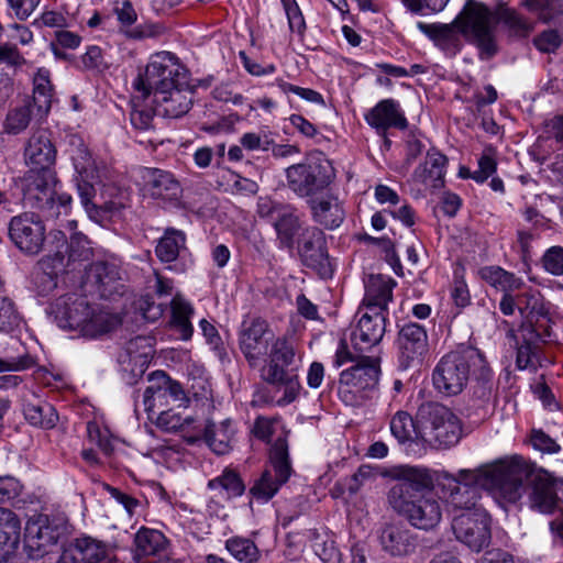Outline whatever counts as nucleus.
I'll use <instances>...</instances> for the list:
<instances>
[{"mask_svg": "<svg viewBox=\"0 0 563 563\" xmlns=\"http://www.w3.org/2000/svg\"><path fill=\"white\" fill-rule=\"evenodd\" d=\"M438 484L448 508L460 512L453 516L451 523L456 540L475 552L486 548L492 539L490 517L478 505L479 489L516 504L530 486L528 497L532 509L552 514L558 507L553 483L520 455L497 459L474 470H457L455 474L442 473Z\"/></svg>", "mask_w": 563, "mask_h": 563, "instance_id": "f257e3e1", "label": "nucleus"}, {"mask_svg": "<svg viewBox=\"0 0 563 563\" xmlns=\"http://www.w3.org/2000/svg\"><path fill=\"white\" fill-rule=\"evenodd\" d=\"M147 382L142 402L135 404V412L139 415L142 409L150 422H170L173 419L183 422H212L209 415L214 409V404L210 398L197 395L189 398L181 384L164 371L150 373Z\"/></svg>", "mask_w": 563, "mask_h": 563, "instance_id": "f03ea898", "label": "nucleus"}, {"mask_svg": "<svg viewBox=\"0 0 563 563\" xmlns=\"http://www.w3.org/2000/svg\"><path fill=\"white\" fill-rule=\"evenodd\" d=\"M418 29L428 35L438 47L453 55L461 49L462 35L478 47L482 59H488L497 53L492 12L486 5L472 0L451 23L427 24L419 22Z\"/></svg>", "mask_w": 563, "mask_h": 563, "instance_id": "7ed1b4c3", "label": "nucleus"}, {"mask_svg": "<svg viewBox=\"0 0 563 563\" xmlns=\"http://www.w3.org/2000/svg\"><path fill=\"white\" fill-rule=\"evenodd\" d=\"M51 313L64 330H77L84 336L97 338L110 332L117 321L91 306L86 296L66 294L51 305Z\"/></svg>", "mask_w": 563, "mask_h": 563, "instance_id": "20e7f679", "label": "nucleus"}, {"mask_svg": "<svg viewBox=\"0 0 563 563\" xmlns=\"http://www.w3.org/2000/svg\"><path fill=\"white\" fill-rule=\"evenodd\" d=\"M442 495L434 490L415 492L409 486H391L387 495L390 508L410 527L426 532L434 530L443 517Z\"/></svg>", "mask_w": 563, "mask_h": 563, "instance_id": "39448f33", "label": "nucleus"}, {"mask_svg": "<svg viewBox=\"0 0 563 563\" xmlns=\"http://www.w3.org/2000/svg\"><path fill=\"white\" fill-rule=\"evenodd\" d=\"M56 185L53 169L29 170L19 183L24 206L40 210L46 218L58 217L62 208L70 205L71 196L57 194Z\"/></svg>", "mask_w": 563, "mask_h": 563, "instance_id": "423d86ee", "label": "nucleus"}, {"mask_svg": "<svg viewBox=\"0 0 563 563\" xmlns=\"http://www.w3.org/2000/svg\"><path fill=\"white\" fill-rule=\"evenodd\" d=\"M481 362V351L470 345H461L444 354L433 369L435 389L446 396L459 395L470 382L471 367Z\"/></svg>", "mask_w": 563, "mask_h": 563, "instance_id": "0eeeda50", "label": "nucleus"}, {"mask_svg": "<svg viewBox=\"0 0 563 563\" xmlns=\"http://www.w3.org/2000/svg\"><path fill=\"white\" fill-rule=\"evenodd\" d=\"M181 66L177 63L174 54L163 52L156 54L145 68L144 74H140L135 79L134 89L142 93L146 99L151 93L163 92L179 85Z\"/></svg>", "mask_w": 563, "mask_h": 563, "instance_id": "6e6552de", "label": "nucleus"}, {"mask_svg": "<svg viewBox=\"0 0 563 563\" xmlns=\"http://www.w3.org/2000/svg\"><path fill=\"white\" fill-rule=\"evenodd\" d=\"M334 176V169L325 158L308 159L286 169L288 187L299 197H311L322 191Z\"/></svg>", "mask_w": 563, "mask_h": 563, "instance_id": "1a4fd4ad", "label": "nucleus"}, {"mask_svg": "<svg viewBox=\"0 0 563 563\" xmlns=\"http://www.w3.org/2000/svg\"><path fill=\"white\" fill-rule=\"evenodd\" d=\"M257 214L273 224L280 247L294 249L296 236L299 238L305 228L292 206L269 198H261L257 203Z\"/></svg>", "mask_w": 563, "mask_h": 563, "instance_id": "9d476101", "label": "nucleus"}, {"mask_svg": "<svg viewBox=\"0 0 563 563\" xmlns=\"http://www.w3.org/2000/svg\"><path fill=\"white\" fill-rule=\"evenodd\" d=\"M297 252L306 267L313 269L322 278L332 277L333 268L322 230L317 227H306L297 239Z\"/></svg>", "mask_w": 563, "mask_h": 563, "instance_id": "9b49d317", "label": "nucleus"}, {"mask_svg": "<svg viewBox=\"0 0 563 563\" xmlns=\"http://www.w3.org/2000/svg\"><path fill=\"white\" fill-rule=\"evenodd\" d=\"M9 238L12 243L27 255L42 251L45 241V225L35 212H23L13 217L9 223Z\"/></svg>", "mask_w": 563, "mask_h": 563, "instance_id": "f8f14e48", "label": "nucleus"}, {"mask_svg": "<svg viewBox=\"0 0 563 563\" xmlns=\"http://www.w3.org/2000/svg\"><path fill=\"white\" fill-rule=\"evenodd\" d=\"M60 532L57 525L43 514L30 517L24 531V549L29 558L41 559L57 545Z\"/></svg>", "mask_w": 563, "mask_h": 563, "instance_id": "ddd939ff", "label": "nucleus"}, {"mask_svg": "<svg viewBox=\"0 0 563 563\" xmlns=\"http://www.w3.org/2000/svg\"><path fill=\"white\" fill-rule=\"evenodd\" d=\"M274 336L268 323L261 318L253 319L249 323L243 322L239 345L250 366L255 367L267 357Z\"/></svg>", "mask_w": 563, "mask_h": 563, "instance_id": "4468645a", "label": "nucleus"}, {"mask_svg": "<svg viewBox=\"0 0 563 563\" xmlns=\"http://www.w3.org/2000/svg\"><path fill=\"white\" fill-rule=\"evenodd\" d=\"M382 550L393 558H406L416 553L420 545L419 536L404 521H388L378 529Z\"/></svg>", "mask_w": 563, "mask_h": 563, "instance_id": "2eb2a0df", "label": "nucleus"}, {"mask_svg": "<svg viewBox=\"0 0 563 563\" xmlns=\"http://www.w3.org/2000/svg\"><path fill=\"white\" fill-rule=\"evenodd\" d=\"M396 344L399 368L405 371L419 365L429 346L424 327L413 322L402 325L398 331Z\"/></svg>", "mask_w": 563, "mask_h": 563, "instance_id": "dca6fc26", "label": "nucleus"}, {"mask_svg": "<svg viewBox=\"0 0 563 563\" xmlns=\"http://www.w3.org/2000/svg\"><path fill=\"white\" fill-rule=\"evenodd\" d=\"M162 432L177 433L188 444L206 442L216 454H227L231 450L232 433L229 424H206L201 431L190 432L185 429L186 424H155Z\"/></svg>", "mask_w": 563, "mask_h": 563, "instance_id": "f3484780", "label": "nucleus"}, {"mask_svg": "<svg viewBox=\"0 0 563 563\" xmlns=\"http://www.w3.org/2000/svg\"><path fill=\"white\" fill-rule=\"evenodd\" d=\"M82 286L87 291L104 299L121 294L123 285L120 269L112 263L93 262L86 268Z\"/></svg>", "mask_w": 563, "mask_h": 563, "instance_id": "a211bd4d", "label": "nucleus"}, {"mask_svg": "<svg viewBox=\"0 0 563 563\" xmlns=\"http://www.w3.org/2000/svg\"><path fill=\"white\" fill-rule=\"evenodd\" d=\"M151 358V346L145 336H135L126 345L124 353L120 354L122 379L128 385H134L143 377Z\"/></svg>", "mask_w": 563, "mask_h": 563, "instance_id": "6ab92c4d", "label": "nucleus"}, {"mask_svg": "<svg viewBox=\"0 0 563 563\" xmlns=\"http://www.w3.org/2000/svg\"><path fill=\"white\" fill-rule=\"evenodd\" d=\"M58 563H112V559L104 542L84 536L69 543Z\"/></svg>", "mask_w": 563, "mask_h": 563, "instance_id": "aec40b11", "label": "nucleus"}, {"mask_svg": "<svg viewBox=\"0 0 563 563\" xmlns=\"http://www.w3.org/2000/svg\"><path fill=\"white\" fill-rule=\"evenodd\" d=\"M56 154L52 133L47 129L33 131L24 147V159L31 166L30 170L46 172V169H52L56 161Z\"/></svg>", "mask_w": 563, "mask_h": 563, "instance_id": "412c9836", "label": "nucleus"}, {"mask_svg": "<svg viewBox=\"0 0 563 563\" xmlns=\"http://www.w3.org/2000/svg\"><path fill=\"white\" fill-rule=\"evenodd\" d=\"M379 357L362 356L356 364L340 374V387H351L356 390L374 389L380 375Z\"/></svg>", "mask_w": 563, "mask_h": 563, "instance_id": "4be33fe9", "label": "nucleus"}, {"mask_svg": "<svg viewBox=\"0 0 563 563\" xmlns=\"http://www.w3.org/2000/svg\"><path fill=\"white\" fill-rule=\"evenodd\" d=\"M295 349L292 343L285 336L275 338L268 350V363L261 369L262 378L267 383H275L282 379L285 373L295 362Z\"/></svg>", "mask_w": 563, "mask_h": 563, "instance_id": "5701e85b", "label": "nucleus"}, {"mask_svg": "<svg viewBox=\"0 0 563 563\" xmlns=\"http://www.w3.org/2000/svg\"><path fill=\"white\" fill-rule=\"evenodd\" d=\"M386 331V314L365 312L358 320L356 329L352 332L353 347L357 352H365L377 345Z\"/></svg>", "mask_w": 563, "mask_h": 563, "instance_id": "b1692460", "label": "nucleus"}, {"mask_svg": "<svg viewBox=\"0 0 563 563\" xmlns=\"http://www.w3.org/2000/svg\"><path fill=\"white\" fill-rule=\"evenodd\" d=\"M366 122L376 129L379 134H385L389 128L406 130L407 119L399 110V104L394 99L379 101L365 114Z\"/></svg>", "mask_w": 563, "mask_h": 563, "instance_id": "393cba45", "label": "nucleus"}, {"mask_svg": "<svg viewBox=\"0 0 563 563\" xmlns=\"http://www.w3.org/2000/svg\"><path fill=\"white\" fill-rule=\"evenodd\" d=\"M442 473L451 474L444 470L435 471L432 474L430 470L422 466L401 465L394 470L393 476L399 481L394 486L406 485L415 492L433 490V487L437 486L440 490L438 479Z\"/></svg>", "mask_w": 563, "mask_h": 563, "instance_id": "a878e982", "label": "nucleus"}, {"mask_svg": "<svg viewBox=\"0 0 563 563\" xmlns=\"http://www.w3.org/2000/svg\"><path fill=\"white\" fill-rule=\"evenodd\" d=\"M144 188L153 198L175 199L180 192V185L174 175L159 168L144 167L141 172Z\"/></svg>", "mask_w": 563, "mask_h": 563, "instance_id": "bb28decb", "label": "nucleus"}, {"mask_svg": "<svg viewBox=\"0 0 563 563\" xmlns=\"http://www.w3.org/2000/svg\"><path fill=\"white\" fill-rule=\"evenodd\" d=\"M190 95L191 91L183 90L181 85L163 92H155L153 99L155 111L163 117L180 118L191 107Z\"/></svg>", "mask_w": 563, "mask_h": 563, "instance_id": "cd10ccee", "label": "nucleus"}, {"mask_svg": "<svg viewBox=\"0 0 563 563\" xmlns=\"http://www.w3.org/2000/svg\"><path fill=\"white\" fill-rule=\"evenodd\" d=\"M117 18L121 24V32L131 40H144L148 37H158L164 32V27L154 23H142L133 26L137 14L130 1H124L120 8L115 9Z\"/></svg>", "mask_w": 563, "mask_h": 563, "instance_id": "c85d7f7f", "label": "nucleus"}, {"mask_svg": "<svg viewBox=\"0 0 563 563\" xmlns=\"http://www.w3.org/2000/svg\"><path fill=\"white\" fill-rule=\"evenodd\" d=\"M312 219L328 230H333L343 222L345 212L339 199L334 196L311 198L308 201Z\"/></svg>", "mask_w": 563, "mask_h": 563, "instance_id": "c756f323", "label": "nucleus"}, {"mask_svg": "<svg viewBox=\"0 0 563 563\" xmlns=\"http://www.w3.org/2000/svg\"><path fill=\"white\" fill-rule=\"evenodd\" d=\"M448 163L445 155L429 151L426 162L418 166L412 174L416 183L429 184L432 188H441L443 186L444 168Z\"/></svg>", "mask_w": 563, "mask_h": 563, "instance_id": "7c9ffc66", "label": "nucleus"}, {"mask_svg": "<svg viewBox=\"0 0 563 563\" xmlns=\"http://www.w3.org/2000/svg\"><path fill=\"white\" fill-rule=\"evenodd\" d=\"M394 285L395 282L391 279H384L380 276L372 277L363 299L366 309L386 314L388 302L393 299Z\"/></svg>", "mask_w": 563, "mask_h": 563, "instance_id": "2f4dec72", "label": "nucleus"}, {"mask_svg": "<svg viewBox=\"0 0 563 563\" xmlns=\"http://www.w3.org/2000/svg\"><path fill=\"white\" fill-rule=\"evenodd\" d=\"M21 522L9 509L0 508V559L14 551L20 540Z\"/></svg>", "mask_w": 563, "mask_h": 563, "instance_id": "473e14b6", "label": "nucleus"}, {"mask_svg": "<svg viewBox=\"0 0 563 563\" xmlns=\"http://www.w3.org/2000/svg\"><path fill=\"white\" fill-rule=\"evenodd\" d=\"M479 277L489 286L501 291L503 294L514 292L523 286L521 278L514 273L504 269L500 266H484L478 271Z\"/></svg>", "mask_w": 563, "mask_h": 563, "instance_id": "72a5a7b5", "label": "nucleus"}, {"mask_svg": "<svg viewBox=\"0 0 563 563\" xmlns=\"http://www.w3.org/2000/svg\"><path fill=\"white\" fill-rule=\"evenodd\" d=\"M134 544L135 555L143 559L162 553L166 549L167 539L156 529L142 527L135 534Z\"/></svg>", "mask_w": 563, "mask_h": 563, "instance_id": "f704fd0d", "label": "nucleus"}, {"mask_svg": "<svg viewBox=\"0 0 563 563\" xmlns=\"http://www.w3.org/2000/svg\"><path fill=\"white\" fill-rule=\"evenodd\" d=\"M471 389L473 396L479 400H488L493 393V372L481 352V362L471 367Z\"/></svg>", "mask_w": 563, "mask_h": 563, "instance_id": "c9c22d12", "label": "nucleus"}, {"mask_svg": "<svg viewBox=\"0 0 563 563\" xmlns=\"http://www.w3.org/2000/svg\"><path fill=\"white\" fill-rule=\"evenodd\" d=\"M186 247V235L183 231L167 228L155 247L157 258L163 263L175 262Z\"/></svg>", "mask_w": 563, "mask_h": 563, "instance_id": "e433bc0d", "label": "nucleus"}, {"mask_svg": "<svg viewBox=\"0 0 563 563\" xmlns=\"http://www.w3.org/2000/svg\"><path fill=\"white\" fill-rule=\"evenodd\" d=\"M269 464L275 472V478L285 484L292 473L287 434L278 437L269 451Z\"/></svg>", "mask_w": 563, "mask_h": 563, "instance_id": "4c0bfd02", "label": "nucleus"}, {"mask_svg": "<svg viewBox=\"0 0 563 563\" xmlns=\"http://www.w3.org/2000/svg\"><path fill=\"white\" fill-rule=\"evenodd\" d=\"M424 427V443L438 448L455 445L462 433V424H421Z\"/></svg>", "mask_w": 563, "mask_h": 563, "instance_id": "58836bf2", "label": "nucleus"}, {"mask_svg": "<svg viewBox=\"0 0 563 563\" xmlns=\"http://www.w3.org/2000/svg\"><path fill=\"white\" fill-rule=\"evenodd\" d=\"M208 488L218 490L219 495L228 499L240 497L245 492V485L239 473L232 468H224L223 472L208 482Z\"/></svg>", "mask_w": 563, "mask_h": 563, "instance_id": "ea45409f", "label": "nucleus"}, {"mask_svg": "<svg viewBox=\"0 0 563 563\" xmlns=\"http://www.w3.org/2000/svg\"><path fill=\"white\" fill-rule=\"evenodd\" d=\"M225 550L240 563H258L262 552L255 541L242 536H233L225 540Z\"/></svg>", "mask_w": 563, "mask_h": 563, "instance_id": "a19ab883", "label": "nucleus"}, {"mask_svg": "<svg viewBox=\"0 0 563 563\" xmlns=\"http://www.w3.org/2000/svg\"><path fill=\"white\" fill-rule=\"evenodd\" d=\"M172 325L178 331L183 340H189L194 328L190 318L194 313L192 306L180 295H176L170 301Z\"/></svg>", "mask_w": 563, "mask_h": 563, "instance_id": "79ce46f5", "label": "nucleus"}, {"mask_svg": "<svg viewBox=\"0 0 563 563\" xmlns=\"http://www.w3.org/2000/svg\"><path fill=\"white\" fill-rule=\"evenodd\" d=\"M33 103L40 112L47 113L52 104L53 86L49 80V71L40 68L33 78Z\"/></svg>", "mask_w": 563, "mask_h": 563, "instance_id": "37998d69", "label": "nucleus"}, {"mask_svg": "<svg viewBox=\"0 0 563 563\" xmlns=\"http://www.w3.org/2000/svg\"><path fill=\"white\" fill-rule=\"evenodd\" d=\"M461 422L460 417L449 407L440 402L429 401L420 405L417 422Z\"/></svg>", "mask_w": 563, "mask_h": 563, "instance_id": "c03bdc74", "label": "nucleus"}, {"mask_svg": "<svg viewBox=\"0 0 563 563\" xmlns=\"http://www.w3.org/2000/svg\"><path fill=\"white\" fill-rule=\"evenodd\" d=\"M31 102L10 109L7 113L3 129L10 135H18L29 126L32 120Z\"/></svg>", "mask_w": 563, "mask_h": 563, "instance_id": "a18cd8bd", "label": "nucleus"}, {"mask_svg": "<svg viewBox=\"0 0 563 563\" xmlns=\"http://www.w3.org/2000/svg\"><path fill=\"white\" fill-rule=\"evenodd\" d=\"M282 485L283 483L273 477L272 470L266 468L255 481L250 493L257 501L267 503L277 494Z\"/></svg>", "mask_w": 563, "mask_h": 563, "instance_id": "49530a36", "label": "nucleus"}, {"mask_svg": "<svg viewBox=\"0 0 563 563\" xmlns=\"http://www.w3.org/2000/svg\"><path fill=\"white\" fill-rule=\"evenodd\" d=\"M522 4L544 23L563 14V0H523Z\"/></svg>", "mask_w": 563, "mask_h": 563, "instance_id": "de8ad7c7", "label": "nucleus"}, {"mask_svg": "<svg viewBox=\"0 0 563 563\" xmlns=\"http://www.w3.org/2000/svg\"><path fill=\"white\" fill-rule=\"evenodd\" d=\"M87 437L91 444L97 445L106 455L112 453L118 438L108 428V424H87Z\"/></svg>", "mask_w": 563, "mask_h": 563, "instance_id": "09e8293b", "label": "nucleus"}, {"mask_svg": "<svg viewBox=\"0 0 563 563\" xmlns=\"http://www.w3.org/2000/svg\"><path fill=\"white\" fill-rule=\"evenodd\" d=\"M499 20L508 27L511 36L527 37L533 29L521 15L509 8L500 10Z\"/></svg>", "mask_w": 563, "mask_h": 563, "instance_id": "8fccbe9b", "label": "nucleus"}, {"mask_svg": "<svg viewBox=\"0 0 563 563\" xmlns=\"http://www.w3.org/2000/svg\"><path fill=\"white\" fill-rule=\"evenodd\" d=\"M78 177L97 178V169L89 150L81 143L71 156Z\"/></svg>", "mask_w": 563, "mask_h": 563, "instance_id": "3c124183", "label": "nucleus"}, {"mask_svg": "<svg viewBox=\"0 0 563 563\" xmlns=\"http://www.w3.org/2000/svg\"><path fill=\"white\" fill-rule=\"evenodd\" d=\"M390 431L399 443H424V427L421 424H390Z\"/></svg>", "mask_w": 563, "mask_h": 563, "instance_id": "603ef678", "label": "nucleus"}, {"mask_svg": "<svg viewBox=\"0 0 563 563\" xmlns=\"http://www.w3.org/2000/svg\"><path fill=\"white\" fill-rule=\"evenodd\" d=\"M24 416L31 422H56L58 420L56 409L47 402L42 405L27 404L24 407Z\"/></svg>", "mask_w": 563, "mask_h": 563, "instance_id": "864d4df0", "label": "nucleus"}, {"mask_svg": "<svg viewBox=\"0 0 563 563\" xmlns=\"http://www.w3.org/2000/svg\"><path fill=\"white\" fill-rule=\"evenodd\" d=\"M530 327V339L538 342H547L551 336V319L548 309L542 311L540 316H534L527 322Z\"/></svg>", "mask_w": 563, "mask_h": 563, "instance_id": "5fc2aeb1", "label": "nucleus"}, {"mask_svg": "<svg viewBox=\"0 0 563 563\" xmlns=\"http://www.w3.org/2000/svg\"><path fill=\"white\" fill-rule=\"evenodd\" d=\"M19 325V314L12 300L0 297V331L10 332Z\"/></svg>", "mask_w": 563, "mask_h": 563, "instance_id": "6e6d98bb", "label": "nucleus"}, {"mask_svg": "<svg viewBox=\"0 0 563 563\" xmlns=\"http://www.w3.org/2000/svg\"><path fill=\"white\" fill-rule=\"evenodd\" d=\"M523 300L526 301V306H521V317L525 318L527 322L533 319L534 316H540L542 311L547 310L544 300L538 291L523 292Z\"/></svg>", "mask_w": 563, "mask_h": 563, "instance_id": "4d7b16f0", "label": "nucleus"}, {"mask_svg": "<svg viewBox=\"0 0 563 563\" xmlns=\"http://www.w3.org/2000/svg\"><path fill=\"white\" fill-rule=\"evenodd\" d=\"M543 268L552 275L563 274V247L552 246L545 251L542 258Z\"/></svg>", "mask_w": 563, "mask_h": 563, "instance_id": "13d9d810", "label": "nucleus"}, {"mask_svg": "<svg viewBox=\"0 0 563 563\" xmlns=\"http://www.w3.org/2000/svg\"><path fill=\"white\" fill-rule=\"evenodd\" d=\"M563 43L556 30H547L533 38L534 46L542 53H554Z\"/></svg>", "mask_w": 563, "mask_h": 563, "instance_id": "bf43d9fd", "label": "nucleus"}, {"mask_svg": "<svg viewBox=\"0 0 563 563\" xmlns=\"http://www.w3.org/2000/svg\"><path fill=\"white\" fill-rule=\"evenodd\" d=\"M37 268L58 277L60 273L65 272L66 257L60 251H57L54 254H48L38 261Z\"/></svg>", "mask_w": 563, "mask_h": 563, "instance_id": "052dcab7", "label": "nucleus"}, {"mask_svg": "<svg viewBox=\"0 0 563 563\" xmlns=\"http://www.w3.org/2000/svg\"><path fill=\"white\" fill-rule=\"evenodd\" d=\"M495 172L496 161L493 157L492 148H487L478 159V170L473 173V179L477 183H484Z\"/></svg>", "mask_w": 563, "mask_h": 563, "instance_id": "680f3d73", "label": "nucleus"}, {"mask_svg": "<svg viewBox=\"0 0 563 563\" xmlns=\"http://www.w3.org/2000/svg\"><path fill=\"white\" fill-rule=\"evenodd\" d=\"M97 178H81L77 177V190L85 209L90 213L96 210V205L92 202V198L96 195L93 187V180Z\"/></svg>", "mask_w": 563, "mask_h": 563, "instance_id": "e2e57ef3", "label": "nucleus"}, {"mask_svg": "<svg viewBox=\"0 0 563 563\" xmlns=\"http://www.w3.org/2000/svg\"><path fill=\"white\" fill-rule=\"evenodd\" d=\"M271 384L285 387L283 400H285L286 402H291L292 400H295L300 389L298 376L296 373H294L292 368H290V372L285 373L282 379Z\"/></svg>", "mask_w": 563, "mask_h": 563, "instance_id": "0e129e2a", "label": "nucleus"}, {"mask_svg": "<svg viewBox=\"0 0 563 563\" xmlns=\"http://www.w3.org/2000/svg\"><path fill=\"white\" fill-rule=\"evenodd\" d=\"M530 442L536 450L544 453H556L560 451V445L550 435L539 429L532 430Z\"/></svg>", "mask_w": 563, "mask_h": 563, "instance_id": "69168bd1", "label": "nucleus"}, {"mask_svg": "<svg viewBox=\"0 0 563 563\" xmlns=\"http://www.w3.org/2000/svg\"><path fill=\"white\" fill-rule=\"evenodd\" d=\"M69 260L87 258L90 253L89 241L86 235L75 233L68 244Z\"/></svg>", "mask_w": 563, "mask_h": 563, "instance_id": "338daca9", "label": "nucleus"}, {"mask_svg": "<svg viewBox=\"0 0 563 563\" xmlns=\"http://www.w3.org/2000/svg\"><path fill=\"white\" fill-rule=\"evenodd\" d=\"M200 327H201L203 335L207 339V342L217 352L218 356L221 360H223L224 356H227V351L223 346L222 340H221L217 329L205 319H202L200 321Z\"/></svg>", "mask_w": 563, "mask_h": 563, "instance_id": "774afa93", "label": "nucleus"}]
</instances>
